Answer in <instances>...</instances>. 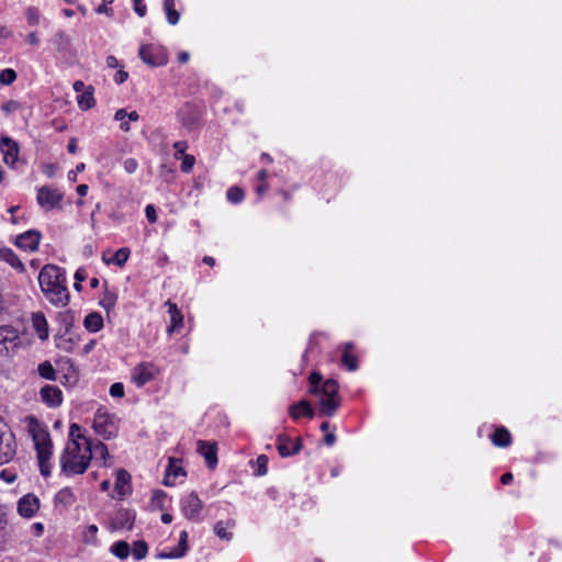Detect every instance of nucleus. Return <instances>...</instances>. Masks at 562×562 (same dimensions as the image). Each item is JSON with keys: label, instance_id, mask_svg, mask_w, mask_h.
Wrapping results in <instances>:
<instances>
[{"label": "nucleus", "instance_id": "60", "mask_svg": "<svg viewBox=\"0 0 562 562\" xmlns=\"http://www.w3.org/2000/svg\"><path fill=\"white\" fill-rule=\"evenodd\" d=\"M88 87H86L85 82L81 80H77L74 82V90L79 94L82 93Z\"/></svg>", "mask_w": 562, "mask_h": 562}, {"label": "nucleus", "instance_id": "3", "mask_svg": "<svg viewBox=\"0 0 562 562\" xmlns=\"http://www.w3.org/2000/svg\"><path fill=\"white\" fill-rule=\"evenodd\" d=\"M91 459V440H86L83 450L80 442L69 440L59 458L61 472L67 476L83 474L89 468Z\"/></svg>", "mask_w": 562, "mask_h": 562}, {"label": "nucleus", "instance_id": "12", "mask_svg": "<svg viewBox=\"0 0 562 562\" xmlns=\"http://www.w3.org/2000/svg\"><path fill=\"white\" fill-rule=\"evenodd\" d=\"M277 449L282 458H288L299 453L302 449V441L300 438L292 440L286 435L281 434L277 438Z\"/></svg>", "mask_w": 562, "mask_h": 562}, {"label": "nucleus", "instance_id": "64", "mask_svg": "<svg viewBox=\"0 0 562 562\" xmlns=\"http://www.w3.org/2000/svg\"><path fill=\"white\" fill-rule=\"evenodd\" d=\"M95 340L94 339H91L88 344H86L82 348V353L83 355H88L89 352H91L95 346Z\"/></svg>", "mask_w": 562, "mask_h": 562}, {"label": "nucleus", "instance_id": "39", "mask_svg": "<svg viewBox=\"0 0 562 562\" xmlns=\"http://www.w3.org/2000/svg\"><path fill=\"white\" fill-rule=\"evenodd\" d=\"M55 499L58 503H61L65 505H70L74 503L75 496H74L72 491L69 487H65L56 494Z\"/></svg>", "mask_w": 562, "mask_h": 562}, {"label": "nucleus", "instance_id": "4", "mask_svg": "<svg viewBox=\"0 0 562 562\" xmlns=\"http://www.w3.org/2000/svg\"><path fill=\"white\" fill-rule=\"evenodd\" d=\"M29 431L34 442L41 474L47 477L50 475V459L53 456V442L49 432L35 417H30Z\"/></svg>", "mask_w": 562, "mask_h": 562}, {"label": "nucleus", "instance_id": "36", "mask_svg": "<svg viewBox=\"0 0 562 562\" xmlns=\"http://www.w3.org/2000/svg\"><path fill=\"white\" fill-rule=\"evenodd\" d=\"M38 374L46 380L55 381L57 379L56 371L49 361H44L37 367Z\"/></svg>", "mask_w": 562, "mask_h": 562}, {"label": "nucleus", "instance_id": "15", "mask_svg": "<svg viewBox=\"0 0 562 562\" xmlns=\"http://www.w3.org/2000/svg\"><path fill=\"white\" fill-rule=\"evenodd\" d=\"M41 400L49 407H58L63 402V393L58 386L45 385L40 391Z\"/></svg>", "mask_w": 562, "mask_h": 562}, {"label": "nucleus", "instance_id": "51", "mask_svg": "<svg viewBox=\"0 0 562 562\" xmlns=\"http://www.w3.org/2000/svg\"><path fill=\"white\" fill-rule=\"evenodd\" d=\"M19 108H20L19 102L14 101V100H9L1 105L2 111L7 114H10V113L16 111Z\"/></svg>", "mask_w": 562, "mask_h": 562}, {"label": "nucleus", "instance_id": "50", "mask_svg": "<svg viewBox=\"0 0 562 562\" xmlns=\"http://www.w3.org/2000/svg\"><path fill=\"white\" fill-rule=\"evenodd\" d=\"M110 395L113 397H123L124 396V386L122 383H113L110 386Z\"/></svg>", "mask_w": 562, "mask_h": 562}, {"label": "nucleus", "instance_id": "57", "mask_svg": "<svg viewBox=\"0 0 562 562\" xmlns=\"http://www.w3.org/2000/svg\"><path fill=\"white\" fill-rule=\"evenodd\" d=\"M128 78V72L123 70V69H120L116 71L115 76H114V81L117 83V85H122L123 82H125Z\"/></svg>", "mask_w": 562, "mask_h": 562}, {"label": "nucleus", "instance_id": "17", "mask_svg": "<svg viewBox=\"0 0 562 562\" xmlns=\"http://www.w3.org/2000/svg\"><path fill=\"white\" fill-rule=\"evenodd\" d=\"M40 240L41 233L31 229L16 237V246L24 250L34 251L37 249Z\"/></svg>", "mask_w": 562, "mask_h": 562}, {"label": "nucleus", "instance_id": "14", "mask_svg": "<svg viewBox=\"0 0 562 562\" xmlns=\"http://www.w3.org/2000/svg\"><path fill=\"white\" fill-rule=\"evenodd\" d=\"M198 452L205 459L210 469H214L217 464V446L216 442L199 440Z\"/></svg>", "mask_w": 562, "mask_h": 562}, {"label": "nucleus", "instance_id": "42", "mask_svg": "<svg viewBox=\"0 0 562 562\" xmlns=\"http://www.w3.org/2000/svg\"><path fill=\"white\" fill-rule=\"evenodd\" d=\"M15 79H16V72L11 68L3 69L0 72V83L3 86L11 85L12 82L15 81Z\"/></svg>", "mask_w": 562, "mask_h": 562}, {"label": "nucleus", "instance_id": "13", "mask_svg": "<svg viewBox=\"0 0 562 562\" xmlns=\"http://www.w3.org/2000/svg\"><path fill=\"white\" fill-rule=\"evenodd\" d=\"M40 508V501L33 494L24 495L18 503V512L22 517H33Z\"/></svg>", "mask_w": 562, "mask_h": 562}, {"label": "nucleus", "instance_id": "56", "mask_svg": "<svg viewBox=\"0 0 562 562\" xmlns=\"http://www.w3.org/2000/svg\"><path fill=\"white\" fill-rule=\"evenodd\" d=\"M86 169V165L83 162H80L76 166V169L75 170H71L69 173H68V178L70 181H76L77 180V175L79 172H82L83 170Z\"/></svg>", "mask_w": 562, "mask_h": 562}, {"label": "nucleus", "instance_id": "37", "mask_svg": "<svg viewBox=\"0 0 562 562\" xmlns=\"http://www.w3.org/2000/svg\"><path fill=\"white\" fill-rule=\"evenodd\" d=\"M131 552L135 560H143L148 553V546L144 540H137L133 543Z\"/></svg>", "mask_w": 562, "mask_h": 562}, {"label": "nucleus", "instance_id": "10", "mask_svg": "<svg viewBox=\"0 0 562 562\" xmlns=\"http://www.w3.org/2000/svg\"><path fill=\"white\" fill-rule=\"evenodd\" d=\"M157 373L158 370L153 363L142 362L133 369L131 379L133 383L138 387H142L146 383L153 381Z\"/></svg>", "mask_w": 562, "mask_h": 562}, {"label": "nucleus", "instance_id": "2", "mask_svg": "<svg viewBox=\"0 0 562 562\" xmlns=\"http://www.w3.org/2000/svg\"><path fill=\"white\" fill-rule=\"evenodd\" d=\"M323 376L318 372L310 375V393L319 396V416L331 417L340 406L339 385L336 380L328 379L322 383Z\"/></svg>", "mask_w": 562, "mask_h": 562}, {"label": "nucleus", "instance_id": "8", "mask_svg": "<svg viewBox=\"0 0 562 562\" xmlns=\"http://www.w3.org/2000/svg\"><path fill=\"white\" fill-rule=\"evenodd\" d=\"M139 58L151 67L164 66L168 61L167 54L160 46L147 44L142 45L138 50Z\"/></svg>", "mask_w": 562, "mask_h": 562}, {"label": "nucleus", "instance_id": "7", "mask_svg": "<svg viewBox=\"0 0 562 562\" xmlns=\"http://www.w3.org/2000/svg\"><path fill=\"white\" fill-rule=\"evenodd\" d=\"M93 429L105 440L115 437L117 434V427L114 423L113 416L106 412H102L101 409L95 413Z\"/></svg>", "mask_w": 562, "mask_h": 562}, {"label": "nucleus", "instance_id": "52", "mask_svg": "<svg viewBox=\"0 0 562 562\" xmlns=\"http://www.w3.org/2000/svg\"><path fill=\"white\" fill-rule=\"evenodd\" d=\"M123 167H124V170L127 172V173H134L138 167V164L136 161V159L134 158H127L125 159L124 164H123Z\"/></svg>", "mask_w": 562, "mask_h": 562}, {"label": "nucleus", "instance_id": "49", "mask_svg": "<svg viewBox=\"0 0 562 562\" xmlns=\"http://www.w3.org/2000/svg\"><path fill=\"white\" fill-rule=\"evenodd\" d=\"M173 148L176 149L175 158L180 159L183 155H187L188 143L186 140H178L173 144Z\"/></svg>", "mask_w": 562, "mask_h": 562}, {"label": "nucleus", "instance_id": "6", "mask_svg": "<svg viewBox=\"0 0 562 562\" xmlns=\"http://www.w3.org/2000/svg\"><path fill=\"white\" fill-rule=\"evenodd\" d=\"M16 454V440L8 426L0 422V465L13 460Z\"/></svg>", "mask_w": 562, "mask_h": 562}, {"label": "nucleus", "instance_id": "24", "mask_svg": "<svg viewBox=\"0 0 562 562\" xmlns=\"http://www.w3.org/2000/svg\"><path fill=\"white\" fill-rule=\"evenodd\" d=\"M32 325L40 339L46 340L48 338V323L43 313L33 314Z\"/></svg>", "mask_w": 562, "mask_h": 562}, {"label": "nucleus", "instance_id": "55", "mask_svg": "<svg viewBox=\"0 0 562 562\" xmlns=\"http://www.w3.org/2000/svg\"><path fill=\"white\" fill-rule=\"evenodd\" d=\"M134 11L139 15L144 16L146 14V5L143 0H134Z\"/></svg>", "mask_w": 562, "mask_h": 562}, {"label": "nucleus", "instance_id": "19", "mask_svg": "<svg viewBox=\"0 0 562 562\" xmlns=\"http://www.w3.org/2000/svg\"><path fill=\"white\" fill-rule=\"evenodd\" d=\"M1 150L7 164H14L18 160L19 146L10 137H2L0 142Z\"/></svg>", "mask_w": 562, "mask_h": 562}, {"label": "nucleus", "instance_id": "63", "mask_svg": "<svg viewBox=\"0 0 562 562\" xmlns=\"http://www.w3.org/2000/svg\"><path fill=\"white\" fill-rule=\"evenodd\" d=\"M324 442L327 446H333L336 442V436L334 432H327L324 437Z\"/></svg>", "mask_w": 562, "mask_h": 562}, {"label": "nucleus", "instance_id": "59", "mask_svg": "<svg viewBox=\"0 0 562 562\" xmlns=\"http://www.w3.org/2000/svg\"><path fill=\"white\" fill-rule=\"evenodd\" d=\"M105 63L109 68H117L120 66L117 58L113 55H109Z\"/></svg>", "mask_w": 562, "mask_h": 562}, {"label": "nucleus", "instance_id": "11", "mask_svg": "<svg viewBox=\"0 0 562 562\" xmlns=\"http://www.w3.org/2000/svg\"><path fill=\"white\" fill-rule=\"evenodd\" d=\"M20 344L19 330L11 325L0 326V353L8 352Z\"/></svg>", "mask_w": 562, "mask_h": 562}, {"label": "nucleus", "instance_id": "35", "mask_svg": "<svg viewBox=\"0 0 562 562\" xmlns=\"http://www.w3.org/2000/svg\"><path fill=\"white\" fill-rule=\"evenodd\" d=\"M164 9L167 20L171 25H176L180 19L179 12L175 9V0H164Z\"/></svg>", "mask_w": 562, "mask_h": 562}, {"label": "nucleus", "instance_id": "44", "mask_svg": "<svg viewBox=\"0 0 562 562\" xmlns=\"http://www.w3.org/2000/svg\"><path fill=\"white\" fill-rule=\"evenodd\" d=\"M115 303H116V295L111 292L104 293L102 300L100 301V305L106 311H110L111 308H113Z\"/></svg>", "mask_w": 562, "mask_h": 562}, {"label": "nucleus", "instance_id": "20", "mask_svg": "<svg viewBox=\"0 0 562 562\" xmlns=\"http://www.w3.org/2000/svg\"><path fill=\"white\" fill-rule=\"evenodd\" d=\"M115 492L121 498L131 493V475L124 469H120L116 472Z\"/></svg>", "mask_w": 562, "mask_h": 562}, {"label": "nucleus", "instance_id": "45", "mask_svg": "<svg viewBox=\"0 0 562 562\" xmlns=\"http://www.w3.org/2000/svg\"><path fill=\"white\" fill-rule=\"evenodd\" d=\"M166 497H167V494L164 491H161V490L155 491L151 496V504L157 506L159 509H162L164 502H165Z\"/></svg>", "mask_w": 562, "mask_h": 562}, {"label": "nucleus", "instance_id": "29", "mask_svg": "<svg viewBox=\"0 0 562 562\" xmlns=\"http://www.w3.org/2000/svg\"><path fill=\"white\" fill-rule=\"evenodd\" d=\"M178 115L184 126H192L198 121L195 110L190 104H186L183 108H181Z\"/></svg>", "mask_w": 562, "mask_h": 562}, {"label": "nucleus", "instance_id": "54", "mask_svg": "<svg viewBox=\"0 0 562 562\" xmlns=\"http://www.w3.org/2000/svg\"><path fill=\"white\" fill-rule=\"evenodd\" d=\"M145 214L149 223H155L157 221L156 209L154 205L148 204L145 209Z\"/></svg>", "mask_w": 562, "mask_h": 562}, {"label": "nucleus", "instance_id": "38", "mask_svg": "<svg viewBox=\"0 0 562 562\" xmlns=\"http://www.w3.org/2000/svg\"><path fill=\"white\" fill-rule=\"evenodd\" d=\"M91 449L92 454L100 457L103 460V464L108 467L106 459L110 458L108 447L103 442L97 441L95 443L91 442Z\"/></svg>", "mask_w": 562, "mask_h": 562}, {"label": "nucleus", "instance_id": "41", "mask_svg": "<svg viewBox=\"0 0 562 562\" xmlns=\"http://www.w3.org/2000/svg\"><path fill=\"white\" fill-rule=\"evenodd\" d=\"M26 20H27V23L32 26L34 25H37L41 21V12L38 10V8L36 7H29L26 9Z\"/></svg>", "mask_w": 562, "mask_h": 562}, {"label": "nucleus", "instance_id": "33", "mask_svg": "<svg viewBox=\"0 0 562 562\" xmlns=\"http://www.w3.org/2000/svg\"><path fill=\"white\" fill-rule=\"evenodd\" d=\"M53 43L56 45L59 52H66L71 45V38L66 32L58 31L53 38Z\"/></svg>", "mask_w": 562, "mask_h": 562}, {"label": "nucleus", "instance_id": "22", "mask_svg": "<svg viewBox=\"0 0 562 562\" xmlns=\"http://www.w3.org/2000/svg\"><path fill=\"white\" fill-rule=\"evenodd\" d=\"M290 416L296 420L302 416H306L308 418H312L314 416V411L311 407V404L306 400H302L297 403H294L289 408Z\"/></svg>", "mask_w": 562, "mask_h": 562}, {"label": "nucleus", "instance_id": "46", "mask_svg": "<svg viewBox=\"0 0 562 562\" xmlns=\"http://www.w3.org/2000/svg\"><path fill=\"white\" fill-rule=\"evenodd\" d=\"M180 159H182V162H181V171L183 172H190L195 164V158L194 156L192 155H183V157H181Z\"/></svg>", "mask_w": 562, "mask_h": 562}, {"label": "nucleus", "instance_id": "27", "mask_svg": "<svg viewBox=\"0 0 562 562\" xmlns=\"http://www.w3.org/2000/svg\"><path fill=\"white\" fill-rule=\"evenodd\" d=\"M93 87L89 86L82 93L77 95L78 106L82 111H87L91 109L95 104V100L93 97Z\"/></svg>", "mask_w": 562, "mask_h": 562}, {"label": "nucleus", "instance_id": "18", "mask_svg": "<svg viewBox=\"0 0 562 562\" xmlns=\"http://www.w3.org/2000/svg\"><path fill=\"white\" fill-rule=\"evenodd\" d=\"M135 514L127 509H121L115 514L112 520V527L114 529H127L131 530L134 526Z\"/></svg>", "mask_w": 562, "mask_h": 562}, {"label": "nucleus", "instance_id": "32", "mask_svg": "<svg viewBox=\"0 0 562 562\" xmlns=\"http://www.w3.org/2000/svg\"><path fill=\"white\" fill-rule=\"evenodd\" d=\"M130 249L126 247L120 248L115 251L114 256L111 259H106L105 256H103V261L106 263H113L117 267H123L130 257Z\"/></svg>", "mask_w": 562, "mask_h": 562}, {"label": "nucleus", "instance_id": "34", "mask_svg": "<svg viewBox=\"0 0 562 562\" xmlns=\"http://www.w3.org/2000/svg\"><path fill=\"white\" fill-rule=\"evenodd\" d=\"M111 552L119 559L125 560L131 553V547L126 541H116L111 547Z\"/></svg>", "mask_w": 562, "mask_h": 562}, {"label": "nucleus", "instance_id": "58", "mask_svg": "<svg viewBox=\"0 0 562 562\" xmlns=\"http://www.w3.org/2000/svg\"><path fill=\"white\" fill-rule=\"evenodd\" d=\"M7 525H8V519H7L5 514H0V541L5 536Z\"/></svg>", "mask_w": 562, "mask_h": 562}, {"label": "nucleus", "instance_id": "40", "mask_svg": "<svg viewBox=\"0 0 562 562\" xmlns=\"http://www.w3.org/2000/svg\"><path fill=\"white\" fill-rule=\"evenodd\" d=\"M227 200L234 204L239 203L244 199V191L238 187H231L226 193Z\"/></svg>", "mask_w": 562, "mask_h": 562}, {"label": "nucleus", "instance_id": "25", "mask_svg": "<svg viewBox=\"0 0 562 562\" xmlns=\"http://www.w3.org/2000/svg\"><path fill=\"white\" fill-rule=\"evenodd\" d=\"M234 527H235V520H233V519H227L226 521L221 520L214 525V532L220 539L225 540V541H231L233 538V533L231 531H228L227 529H231Z\"/></svg>", "mask_w": 562, "mask_h": 562}, {"label": "nucleus", "instance_id": "31", "mask_svg": "<svg viewBox=\"0 0 562 562\" xmlns=\"http://www.w3.org/2000/svg\"><path fill=\"white\" fill-rule=\"evenodd\" d=\"M352 344L348 342L345 345V349L341 357V362L349 371H356L358 369V360L355 355L350 352Z\"/></svg>", "mask_w": 562, "mask_h": 562}, {"label": "nucleus", "instance_id": "43", "mask_svg": "<svg viewBox=\"0 0 562 562\" xmlns=\"http://www.w3.org/2000/svg\"><path fill=\"white\" fill-rule=\"evenodd\" d=\"M257 470L256 475H265L268 472V457L266 454L258 456L256 460Z\"/></svg>", "mask_w": 562, "mask_h": 562}, {"label": "nucleus", "instance_id": "62", "mask_svg": "<svg viewBox=\"0 0 562 562\" xmlns=\"http://www.w3.org/2000/svg\"><path fill=\"white\" fill-rule=\"evenodd\" d=\"M86 278H87V272L85 269L80 268L76 271L75 279L77 282H82L86 280Z\"/></svg>", "mask_w": 562, "mask_h": 562}, {"label": "nucleus", "instance_id": "30", "mask_svg": "<svg viewBox=\"0 0 562 562\" xmlns=\"http://www.w3.org/2000/svg\"><path fill=\"white\" fill-rule=\"evenodd\" d=\"M0 258L8 262L12 268L23 272L24 266L19 257L9 248L0 249Z\"/></svg>", "mask_w": 562, "mask_h": 562}, {"label": "nucleus", "instance_id": "61", "mask_svg": "<svg viewBox=\"0 0 562 562\" xmlns=\"http://www.w3.org/2000/svg\"><path fill=\"white\" fill-rule=\"evenodd\" d=\"M127 117V112L125 109H119L114 114L115 121H124Z\"/></svg>", "mask_w": 562, "mask_h": 562}, {"label": "nucleus", "instance_id": "5", "mask_svg": "<svg viewBox=\"0 0 562 562\" xmlns=\"http://www.w3.org/2000/svg\"><path fill=\"white\" fill-rule=\"evenodd\" d=\"M203 507V502L200 499L196 492L194 491L180 499L181 513L190 521H202Z\"/></svg>", "mask_w": 562, "mask_h": 562}, {"label": "nucleus", "instance_id": "21", "mask_svg": "<svg viewBox=\"0 0 562 562\" xmlns=\"http://www.w3.org/2000/svg\"><path fill=\"white\" fill-rule=\"evenodd\" d=\"M184 475V470L176 462L175 459L170 458L162 483L166 486H173L177 477Z\"/></svg>", "mask_w": 562, "mask_h": 562}, {"label": "nucleus", "instance_id": "28", "mask_svg": "<svg viewBox=\"0 0 562 562\" xmlns=\"http://www.w3.org/2000/svg\"><path fill=\"white\" fill-rule=\"evenodd\" d=\"M492 442L497 447H508L512 441L510 432L504 428H497L491 436Z\"/></svg>", "mask_w": 562, "mask_h": 562}, {"label": "nucleus", "instance_id": "26", "mask_svg": "<svg viewBox=\"0 0 562 562\" xmlns=\"http://www.w3.org/2000/svg\"><path fill=\"white\" fill-rule=\"evenodd\" d=\"M83 325L88 331L97 333L103 327V318L99 313L92 312L85 317Z\"/></svg>", "mask_w": 562, "mask_h": 562}, {"label": "nucleus", "instance_id": "53", "mask_svg": "<svg viewBox=\"0 0 562 562\" xmlns=\"http://www.w3.org/2000/svg\"><path fill=\"white\" fill-rule=\"evenodd\" d=\"M0 479L5 481L7 483H13L16 479V475L12 471L4 469L0 471Z\"/></svg>", "mask_w": 562, "mask_h": 562}, {"label": "nucleus", "instance_id": "16", "mask_svg": "<svg viewBox=\"0 0 562 562\" xmlns=\"http://www.w3.org/2000/svg\"><path fill=\"white\" fill-rule=\"evenodd\" d=\"M188 532L186 530L180 532L179 543L176 548L170 551H162L157 554L159 559H179L187 554L189 546H188Z\"/></svg>", "mask_w": 562, "mask_h": 562}, {"label": "nucleus", "instance_id": "48", "mask_svg": "<svg viewBox=\"0 0 562 562\" xmlns=\"http://www.w3.org/2000/svg\"><path fill=\"white\" fill-rule=\"evenodd\" d=\"M98 527L95 525H89L85 531V541L87 543H94L97 538Z\"/></svg>", "mask_w": 562, "mask_h": 562}, {"label": "nucleus", "instance_id": "23", "mask_svg": "<svg viewBox=\"0 0 562 562\" xmlns=\"http://www.w3.org/2000/svg\"><path fill=\"white\" fill-rule=\"evenodd\" d=\"M166 305L168 306V313L170 315V326L168 327V333H172L178 330L183 325V315L178 308L177 304L171 301H167Z\"/></svg>", "mask_w": 562, "mask_h": 562}, {"label": "nucleus", "instance_id": "47", "mask_svg": "<svg viewBox=\"0 0 562 562\" xmlns=\"http://www.w3.org/2000/svg\"><path fill=\"white\" fill-rule=\"evenodd\" d=\"M79 439L88 440L81 434V427L78 424H72L69 428V440H77L79 442Z\"/></svg>", "mask_w": 562, "mask_h": 562}, {"label": "nucleus", "instance_id": "1", "mask_svg": "<svg viewBox=\"0 0 562 562\" xmlns=\"http://www.w3.org/2000/svg\"><path fill=\"white\" fill-rule=\"evenodd\" d=\"M38 283L45 297L56 306H65L69 301L64 269L55 265H46L38 274Z\"/></svg>", "mask_w": 562, "mask_h": 562}, {"label": "nucleus", "instance_id": "9", "mask_svg": "<svg viewBox=\"0 0 562 562\" xmlns=\"http://www.w3.org/2000/svg\"><path fill=\"white\" fill-rule=\"evenodd\" d=\"M64 194L56 188L48 186L41 187L37 191V203L46 211L59 206Z\"/></svg>", "mask_w": 562, "mask_h": 562}]
</instances>
